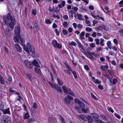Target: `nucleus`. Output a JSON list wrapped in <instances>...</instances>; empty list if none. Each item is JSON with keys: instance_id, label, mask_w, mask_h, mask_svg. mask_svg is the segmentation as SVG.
<instances>
[{"instance_id": "nucleus-19", "label": "nucleus", "mask_w": 123, "mask_h": 123, "mask_svg": "<svg viewBox=\"0 0 123 123\" xmlns=\"http://www.w3.org/2000/svg\"><path fill=\"white\" fill-rule=\"evenodd\" d=\"M87 120H88V123H91L93 122V120L91 117L90 116H89L87 117Z\"/></svg>"}, {"instance_id": "nucleus-27", "label": "nucleus", "mask_w": 123, "mask_h": 123, "mask_svg": "<svg viewBox=\"0 0 123 123\" xmlns=\"http://www.w3.org/2000/svg\"><path fill=\"white\" fill-rule=\"evenodd\" d=\"M78 45L79 48L81 49V51H82V50L84 51V46L82 45L80 42H79L77 43Z\"/></svg>"}, {"instance_id": "nucleus-12", "label": "nucleus", "mask_w": 123, "mask_h": 123, "mask_svg": "<svg viewBox=\"0 0 123 123\" xmlns=\"http://www.w3.org/2000/svg\"><path fill=\"white\" fill-rule=\"evenodd\" d=\"M54 88L59 92H62V89L58 86L57 84H54Z\"/></svg>"}, {"instance_id": "nucleus-1", "label": "nucleus", "mask_w": 123, "mask_h": 123, "mask_svg": "<svg viewBox=\"0 0 123 123\" xmlns=\"http://www.w3.org/2000/svg\"><path fill=\"white\" fill-rule=\"evenodd\" d=\"M3 18L7 26H9L11 29H13L16 22L15 18L12 17L11 14L10 13H8L7 16H3Z\"/></svg>"}, {"instance_id": "nucleus-46", "label": "nucleus", "mask_w": 123, "mask_h": 123, "mask_svg": "<svg viewBox=\"0 0 123 123\" xmlns=\"http://www.w3.org/2000/svg\"><path fill=\"white\" fill-rule=\"evenodd\" d=\"M69 44L70 45H73L74 46H75L77 44L75 42H74L73 41H72L71 43H69Z\"/></svg>"}, {"instance_id": "nucleus-4", "label": "nucleus", "mask_w": 123, "mask_h": 123, "mask_svg": "<svg viewBox=\"0 0 123 123\" xmlns=\"http://www.w3.org/2000/svg\"><path fill=\"white\" fill-rule=\"evenodd\" d=\"M24 49L28 53H29L30 52L32 53H34L35 52V49L33 48L32 49L31 46H30L28 45L26 46V47L24 48Z\"/></svg>"}, {"instance_id": "nucleus-9", "label": "nucleus", "mask_w": 123, "mask_h": 123, "mask_svg": "<svg viewBox=\"0 0 123 123\" xmlns=\"http://www.w3.org/2000/svg\"><path fill=\"white\" fill-rule=\"evenodd\" d=\"M92 80L95 84H100L101 83V82L98 79H96L94 77L91 78Z\"/></svg>"}, {"instance_id": "nucleus-20", "label": "nucleus", "mask_w": 123, "mask_h": 123, "mask_svg": "<svg viewBox=\"0 0 123 123\" xmlns=\"http://www.w3.org/2000/svg\"><path fill=\"white\" fill-rule=\"evenodd\" d=\"M100 117H101L102 119L103 120L106 121L108 120V119L106 116L103 114L100 115Z\"/></svg>"}, {"instance_id": "nucleus-38", "label": "nucleus", "mask_w": 123, "mask_h": 123, "mask_svg": "<svg viewBox=\"0 0 123 123\" xmlns=\"http://www.w3.org/2000/svg\"><path fill=\"white\" fill-rule=\"evenodd\" d=\"M107 72L109 74L108 75H112L114 74L113 70H107Z\"/></svg>"}, {"instance_id": "nucleus-22", "label": "nucleus", "mask_w": 123, "mask_h": 123, "mask_svg": "<svg viewBox=\"0 0 123 123\" xmlns=\"http://www.w3.org/2000/svg\"><path fill=\"white\" fill-rule=\"evenodd\" d=\"M62 88L64 92L65 93H67L68 92V89L65 86H62Z\"/></svg>"}, {"instance_id": "nucleus-14", "label": "nucleus", "mask_w": 123, "mask_h": 123, "mask_svg": "<svg viewBox=\"0 0 123 123\" xmlns=\"http://www.w3.org/2000/svg\"><path fill=\"white\" fill-rule=\"evenodd\" d=\"M91 115L93 118L95 119H98V115L96 113H92Z\"/></svg>"}, {"instance_id": "nucleus-51", "label": "nucleus", "mask_w": 123, "mask_h": 123, "mask_svg": "<svg viewBox=\"0 0 123 123\" xmlns=\"http://www.w3.org/2000/svg\"><path fill=\"white\" fill-rule=\"evenodd\" d=\"M55 31L57 36H59L60 34V33L57 29L54 30Z\"/></svg>"}, {"instance_id": "nucleus-62", "label": "nucleus", "mask_w": 123, "mask_h": 123, "mask_svg": "<svg viewBox=\"0 0 123 123\" xmlns=\"http://www.w3.org/2000/svg\"><path fill=\"white\" fill-rule=\"evenodd\" d=\"M95 40L96 42V44L97 45L99 44V39H95Z\"/></svg>"}, {"instance_id": "nucleus-43", "label": "nucleus", "mask_w": 123, "mask_h": 123, "mask_svg": "<svg viewBox=\"0 0 123 123\" xmlns=\"http://www.w3.org/2000/svg\"><path fill=\"white\" fill-rule=\"evenodd\" d=\"M96 121L97 123H105L104 121L101 120L97 119Z\"/></svg>"}, {"instance_id": "nucleus-2", "label": "nucleus", "mask_w": 123, "mask_h": 123, "mask_svg": "<svg viewBox=\"0 0 123 123\" xmlns=\"http://www.w3.org/2000/svg\"><path fill=\"white\" fill-rule=\"evenodd\" d=\"M15 33L16 36H15L14 38V40L15 42H18L19 41V37L20 34V30L19 28L17 26L15 27Z\"/></svg>"}, {"instance_id": "nucleus-10", "label": "nucleus", "mask_w": 123, "mask_h": 123, "mask_svg": "<svg viewBox=\"0 0 123 123\" xmlns=\"http://www.w3.org/2000/svg\"><path fill=\"white\" fill-rule=\"evenodd\" d=\"M14 46L17 50L19 52L21 53L22 51V49L21 47L18 44H15Z\"/></svg>"}, {"instance_id": "nucleus-11", "label": "nucleus", "mask_w": 123, "mask_h": 123, "mask_svg": "<svg viewBox=\"0 0 123 123\" xmlns=\"http://www.w3.org/2000/svg\"><path fill=\"white\" fill-rule=\"evenodd\" d=\"M79 117L81 119L85 122L87 121V117L84 114L80 115Z\"/></svg>"}, {"instance_id": "nucleus-5", "label": "nucleus", "mask_w": 123, "mask_h": 123, "mask_svg": "<svg viewBox=\"0 0 123 123\" xmlns=\"http://www.w3.org/2000/svg\"><path fill=\"white\" fill-rule=\"evenodd\" d=\"M73 99V98L72 97L69 95H67V97L64 98V101L66 103L69 104L71 100H72Z\"/></svg>"}, {"instance_id": "nucleus-32", "label": "nucleus", "mask_w": 123, "mask_h": 123, "mask_svg": "<svg viewBox=\"0 0 123 123\" xmlns=\"http://www.w3.org/2000/svg\"><path fill=\"white\" fill-rule=\"evenodd\" d=\"M102 79L104 82H106L107 80V78L106 76L104 74H102Z\"/></svg>"}, {"instance_id": "nucleus-16", "label": "nucleus", "mask_w": 123, "mask_h": 123, "mask_svg": "<svg viewBox=\"0 0 123 123\" xmlns=\"http://www.w3.org/2000/svg\"><path fill=\"white\" fill-rule=\"evenodd\" d=\"M35 72L37 73L39 76H41L42 74L41 72L39 69L38 68H35Z\"/></svg>"}, {"instance_id": "nucleus-34", "label": "nucleus", "mask_w": 123, "mask_h": 123, "mask_svg": "<svg viewBox=\"0 0 123 123\" xmlns=\"http://www.w3.org/2000/svg\"><path fill=\"white\" fill-rule=\"evenodd\" d=\"M89 58H90L92 60H93L94 59V57H93L92 55L90 54L89 52L88 53V54L87 56Z\"/></svg>"}, {"instance_id": "nucleus-55", "label": "nucleus", "mask_w": 123, "mask_h": 123, "mask_svg": "<svg viewBox=\"0 0 123 123\" xmlns=\"http://www.w3.org/2000/svg\"><path fill=\"white\" fill-rule=\"evenodd\" d=\"M91 95L92 98L95 100H97V98L92 93L91 94Z\"/></svg>"}, {"instance_id": "nucleus-60", "label": "nucleus", "mask_w": 123, "mask_h": 123, "mask_svg": "<svg viewBox=\"0 0 123 123\" xmlns=\"http://www.w3.org/2000/svg\"><path fill=\"white\" fill-rule=\"evenodd\" d=\"M83 27V25H81L80 24H79L77 25V27L79 29H81Z\"/></svg>"}, {"instance_id": "nucleus-26", "label": "nucleus", "mask_w": 123, "mask_h": 123, "mask_svg": "<svg viewBox=\"0 0 123 123\" xmlns=\"http://www.w3.org/2000/svg\"><path fill=\"white\" fill-rule=\"evenodd\" d=\"M113 76L112 75H108V79L109 80L110 83H112V79Z\"/></svg>"}, {"instance_id": "nucleus-50", "label": "nucleus", "mask_w": 123, "mask_h": 123, "mask_svg": "<svg viewBox=\"0 0 123 123\" xmlns=\"http://www.w3.org/2000/svg\"><path fill=\"white\" fill-rule=\"evenodd\" d=\"M74 100L75 102L77 104H79L80 102L81 101L80 100H79L77 98H75Z\"/></svg>"}, {"instance_id": "nucleus-28", "label": "nucleus", "mask_w": 123, "mask_h": 123, "mask_svg": "<svg viewBox=\"0 0 123 123\" xmlns=\"http://www.w3.org/2000/svg\"><path fill=\"white\" fill-rule=\"evenodd\" d=\"M12 80V77L11 76H10L8 79V80L9 82L6 81L7 84L8 85H9L11 83Z\"/></svg>"}, {"instance_id": "nucleus-31", "label": "nucleus", "mask_w": 123, "mask_h": 123, "mask_svg": "<svg viewBox=\"0 0 123 123\" xmlns=\"http://www.w3.org/2000/svg\"><path fill=\"white\" fill-rule=\"evenodd\" d=\"M111 41H108L107 43V45L108 48L110 49H112L111 47Z\"/></svg>"}, {"instance_id": "nucleus-30", "label": "nucleus", "mask_w": 123, "mask_h": 123, "mask_svg": "<svg viewBox=\"0 0 123 123\" xmlns=\"http://www.w3.org/2000/svg\"><path fill=\"white\" fill-rule=\"evenodd\" d=\"M104 40L101 38L100 39V42L99 43V44L101 46H103L105 44L104 42Z\"/></svg>"}, {"instance_id": "nucleus-18", "label": "nucleus", "mask_w": 123, "mask_h": 123, "mask_svg": "<svg viewBox=\"0 0 123 123\" xmlns=\"http://www.w3.org/2000/svg\"><path fill=\"white\" fill-rule=\"evenodd\" d=\"M85 34V33L84 31L82 32L80 34L79 36L80 37V38L82 40L84 39V37H83Z\"/></svg>"}, {"instance_id": "nucleus-13", "label": "nucleus", "mask_w": 123, "mask_h": 123, "mask_svg": "<svg viewBox=\"0 0 123 123\" xmlns=\"http://www.w3.org/2000/svg\"><path fill=\"white\" fill-rule=\"evenodd\" d=\"M32 65L37 67H40L39 65V64L38 62L36 60H34L32 63Z\"/></svg>"}, {"instance_id": "nucleus-36", "label": "nucleus", "mask_w": 123, "mask_h": 123, "mask_svg": "<svg viewBox=\"0 0 123 123\" xmlns=\"http://www.w3.org/2000/svg\"><path fill=\"white\" fill-rule=\"evenodd\" d=\"M102 29H103L106 31H108L109 29L106 26L101 25Z\"/></svg>"}, {"instance_id": "nucleus-64", "label": "nucleus", "mask_w": 123, "mask_h": 123, "mask_svg": "<svg viewBox=\"0 0 123 123\" xmlns=\"http://www.w3.org/2000/svg\"><path fill=\"white\" fill-rule=\"evenodd\" d=\"M98 87L99 89H100L101 90H103L104 89V88L101 85H99L98 86Z\"/></svg>"}, {"instance_id": "nucleus-35", "label": "nucleus", "mask_w": 123, "mask_h": 123, "mask_svg": "<svg viewBox=\"0 0 123 123\" xmlns=\"http://www.w3.org/2000/svg\"><path fill=\"white\" fill-rule=\"evenodd\" d=\"M33 54H32V56L34 57H39V54L38 53H35V52L34 53H32Z\"/></svg>"}, {"instance_id": "nucleus-7", "label": "nucleus", "mask_w": 123, "mask_h": 123, "mask_svg": "<svg viewBox=\"0 0 123 123\" xmlns=\"http://www.w3.org/2000/svg\"><path fill=\"white\" fill-rule=\"evenodd\" d=\"M75 110L80 113H86L87 111V109H85L84 108H75Z\"/></svg>"}, {"instance_id": "nucleus-17", "label": "nucleus", "mask_w": 123, "mask_h": 123, "mask_svg": "<svg viewBox=\"0 0 123 123\" xmlns=\"http://www.w3.org/2000/svg\"><path fill=\"white\" fill-rule=\"evenodd\" d=\"M30 117L29 113L28 112H27L25 113L24 115L23 116V118L25 119H28Z\"/></svg>"}, {"instance_id": "nucleus-57", "label": "nucleus", "mask_w": 123, "mask_h": 123, "mask_svg": "<svg viewBox=\"0 0 123 123\" xmlns=\"http://www.w3.org/2000/svg\"><path fill=\"white\" fill-rule=\"evenodd\" d=\"M66 68H67L71 72H72V70L70 68V67L68 66V64H67L66 66Z\"/></svg>"}, {"instance_id": "nucleus-29", "label": "nucleus", "mask_w": 123, "mask_h": 123, "mask_svg": "<svg viewBox=\"0 0 123 123\" xmlns=\"http://www.w3.org/2000/svg\"><path fill=\"white\" fill-rule=\"evenodd\" d=\"M35 121V120L33 118H31L27 121V123H32Z\"/></svg>"}, {"instance_id": "nucleus-23", "label": "nucleus", "mask_w": 123, "mask_h": 123, "mask_svg": "<svg viewBox=\"0 0 123 123\" xmlns=\"http://www.w3.org/2000/svg\"><path fill=\"white\" fill-rule=\"evenodd\" d=\"M57 82L59 84L60 86H62L63 84V81L60 80V79L58 78H57Z\"/></svg>"}, {"instance_id": "nucleus-48", "label": "nucleus", "mask_w": 123, "mask_h": 123, "mask_svg": "<svg viewBox=\"0 0 123 123\" xmlns=\"http://www.w3.org/2000/svg\"><path fill=\"white\" fill-rule=\"evenodd\" d=\"M86 30L87 32H91L92 31V29L90 28L87 27L86 28Z\"/></svg>"}, {"instance_id": "nucleus-21", "label": "nucleus", "mask_w": 123, "mask_h": 123, "mask_svg": "<svg viewBox=\"0 0 123 123\" xmlns=\"http://www.w3.org/2000/svg\"><path fill=\"white\" fill-rule=\"evenodd\" d=\"M65 1H62V3L58 5V6L60 8L62 7H64L65 6Z\"/></svg>"}, {"instance_id": "nucleus-42", "label": "nucleus", "mask_w": 123, "mask_h": 123, "mask_svg": "<svg viewBox=\"0 0 123 123\" xmlns=\"http://www.w3.org/2000/svg\"><path fill=\"white\" fill-rule=\"evenodd\" d=\"M17 100H18L20 102H21L22 101H23V99L21 96L20 95H18V98L17 99Z\"/></svg>"}, {"instance_id": "nucleus-59", "label": "nucleus", "mask_w": 123, "mask_h": 123, "mask_svg": "<svg viewBox=\"0 0 123 123\" xmlns=\"http://www.w3.org/2000/svg\"><path fill=\"white\" fill-rule=\"evenodd\" d=\"M115 116L116 117L119 119H120V116L118 114L115 113Z\"/></svg>"}, {"instance_id": "nucleus-40", "label": "nucleus", "mask_w": 123, "mask_h": 123, "mask_svg": "<svg viewBox=\"0 0 123 123\" xmlns=\"http://www.w3.org/2000/svg\"><path fill=\"white\" fill-rule=\"evenodd\" d=\"M68 92L72 96H74V94L72 92V91L71 90L69 89L68 90Z\"/></svg>"}, {"instance_id": "nucleus-39", "label": "nucleus", "mask_w": 123, "mask_h": 123, "mask_svg": "<svg viewBox=\"0 0 123 123\" xmlns=\"http://www.w3.org/2000/svg\"><path fill=\"white\" fill-rule=\"evenodd\" d=\"M0 83L2 85H4L5 84L4 79L3 77L0 79Z\"/></svg>"}, {"instance_id": "nucleus-3", "label": "nucleus", "mask_w": 123, "mask_h": 123, "mask_svg": "<svg viewBox=\"0 0 123 123\" xmlns=\"http://www.w3.org/2000/svg\"><path fill=\"white\" fill-rule=\"evenodd\" d=\"M3 123H11V117L8 116H4L2 119Z\"/></svg>"}, {"instance_id": "nucleus-56", "label": "nucleus", "mask_w": 123, "mask_h": 123, "mask_svg": "<svg viewBox=\"0 0 123 123\" xmlns=\"http://www.w3.org/2000/svg\"><path fill=\"white\" fill-rule=\"evenodd\" d=\"M117 82V80L116 78H114L112 81V84L113 85L115 84Z\"/></svg>"}, {"instance_id": "nucleus-6", "label": "nucleus", "mask_w": 123, "mask_h": 123, "mask_svg": "<svg viewBox=\"0 0 123 123\" xmlns=\"http://www.w3.org/2000/svg\"><path fill=\"white\" fill-rule=\"evenodd\" d=\"M24 63L25 65L28 68H32L33 67L32 64L27 60H25Z\"/></svg>"}, {"instance_id": "nucleus-53", "label": "nucleus", "mask_w": 123, "mask_h": 123, "mask_svg": "<svg viewBox=\"0 0 123 123\" xmlns=\"http://www.w3.org/2000/svg\"><path fill=\"white\" fill-rule=\"evenodd\" d=\"M37 13V11L36 9H34L32 11V14L34 15H36Z\"/></svg>"}, {"instance_id": "nucleus-37", "label": "nucleus", "mask_w": 123, "mask_h": 123, "mask_svg": "<svg viewBox=\"0 0 123 123\" xmlns=\"http://www.w3.org/2000/svg\"><path fill=\"white\" fill-rule=\"evenodd\" d=\"M79 104L81 108H84L85 107V105L81 101L80 102Z\"/></svg>"}, {"instance_id": "nucleus-47", "label": "nucleus", "mask_w": 123, "mask_h": 123, "mask_svg": "<svg viewBox=\"0 0 123 123\" xmlns=\"http://www.w3.org/2000/svg\"><path fill=\"white\" fill-rule=\"evenodd\" d=\"M38 25L37 23L35 24L33 26V28L34 29H37L38 28Z\"/></svg>"}, {"instance_id": "nucleus-54", "label": "nucleus", "mask_w": 123, "mask_h": 123, "mask_svg": "<svg viewBox=\"0 0 123 123\" xmlns=\"http://www.w3.org/2000/svg\"><path fill=\"white\" fill-rule=\"evenodd\" d=\"M46 23L47 24H50L51 23V21L49 19H47L45 21Z\"/></svg>"}, {"instance_id": "nucleus-41", "label": "nucleus", "mask_w": 123, "mask_h": 123, "mask_svg": "<svg viewBox=\"0 0 123 123\" xmlns=\"http://www.w3.org/2000/svg\"><path fill=\"white\" fill-rule=\"evenodd\" d=\"M119 6L120 7H123V0H121L119 3Z\"/></svg>"}, {"instance_id": "nucleus-25", "label": "nucleus", "mask_w": 123, "mask_h": 123, "mask_svg": "<svg viewBox=\"0 0 123 123\" xmlns=\"http://www.w3.org/2000/svg\"><path fill=\"white\" fill-rule=\"evenodd\" d=\"M26 77L30 81H31L32 78L30 74H26Z\"/></svg>"}, {"instance_id": "nucleus-44", "label": "nucleus", "mask_w": 123, "mask_h": 123, "mask_svg": "<svg viewBox=\"0 0 123 123\" xmlns=\"http://www.w3.org/2000/svg\"><path fill=\"white\" fill-rule=\"evenodd\" d=\"M73 74L75 79H76L77 78V76L76 73V72L75 71H72V72Z\"/></svg>"}, {"instance_id": "nucleus-58", "label": "nucleus", "mask_w": 123, "mask_h": 123, "mask_svg": "<svg viewBox=\"0 0 123 123\" xmlns=\"http://www.w3.org/2000/svg\"><path fill=\"white\" fill-rule=\"evenodd\" d=\"M68 25V23L67 22H64L63 24V26L64 27H66Z\"/></svg>"}, {"instance_id": "nucleus-45", "label": "nucleus", "mask_w": 123, "mask_h": 123, "mask_svg": "<svg viewBox=\"0 0 123 123\" xmlns=\"http://www.w3.org/2000/svg\"><path fill=\"white\" fill-rule=\"evenodd\" d=\"M78 19L80 20H82L84 19L82 17V15L80 14H77Z\"/></svg>"}, {"instance_id": "nucleus-33", "label": "nucleus", "mask_w": 123, "mask_h": 123, "mask_svg": "<svg viewBox=\"0 0 123 123\" xmlns=\"http://www.w3.org/2000/svg\"><path fill=\"white\" fill-rule=\"evenodd\" d=\"M30 110L32 115H34L36 112L35 108H30Z\"/></svg>"}, {"instance_id": "nucleus-8", "label": "nucleus", "mask_w": 123, "mask_h": 123, "mask_svg": "<svg viewBox=\"0 0 123 123\" xmlns=\"http://www.w3.org/2000/svg\"><path fill=\"white\" fill-rule=\"evenodd\" d=\"M54 47L59 49H61L62 48V45L61 43H58L57 41L54 39Z\"/></svg>"}, {"instance_id": "nucleus-24", "label": "nucleus", "mask_w": 123, "mask_h": 123, "mask_svg": "<svg viewBox=\"0 0 123 123\" xmlns=\"http://www.w3.org/2000/svg\"><path fill=\"white\" fill-rule=\"evenodd\" d=\"M2 111L5 114L7 113L9 114L10 113L9 110V108H7L6 109H3L2 110Z\"/></svg>"}, {"instance_id": "nucleus-63", "label": "nucleus", "mask_w": 123, "mask_h": 123, "mask_svg": "<svg viewBox=\"0 0 123 123\" xmlns=\"http://www.w3.org/2000/svg\"><path fill=\"white\" fill-rule=\"evenodd\" d=\"M89 9L91 10H93L94 9V7L90 5L89 6Z\"/></svg>"}, {"instance_id": "nucleus-61", "label": "nucleus", "mask_w": 123, "mask_h": 123, "mask_svg": "<svg viewBox=\"0 0 123 123\" xmlns=\"http://www.w3.org/2000/svg\"><path fill=\"white\" fill-rule=\"evenodd\" d=\"M118 32L120 33L121 35H123V29L120 30Z\"/></svg>"}, {"instance_id": "nucleus-49", "label": "nucleus", "mask_w": 123, "mask_h": 123, "mask_svg": "<svg viewBox=\"0 0 123 123\" xmlns=\"http://www.w3.org/2000/svg\"><path fill=\"white\" fill-rule=\"evenodd\" d=\"M9 91L11 92L10 95H11L12 94H13L15 92V91L12 90V88H9Z\"/></svg>"}, {"instance_id": "nucleus-52", "label": "nucleus", "mask_w": 123, "mask_h": 123, "mask_svg": "<svg viewBox=\"0 0 123 123\" xmlns=\"http://www.w3.org/2000/svg\"><path fill=\"white\" fill-rule=\"evenodd\" d=\"M62 32L63 34L64 35H66L68 34L67 31L66 30H62Z\"/></svg>"}, {"instance_id": "nucleus-15", "label": "nucleus", "mask_w": 123, "mask_h": 123, "mask_svg": "<svg viewBox=\"0 0 123 123\" xmlns=\"http://www.w3.org/2000/svg\"><path fill=\"white\" fill-rule=\"evenodd\" d=\"M19 37L20 40V42H19L18 41V42H19L20 44L21 45H23V43L25 42V40L24 39V37H23L22 36H20Z\"/></svg>"}]
</instances>
